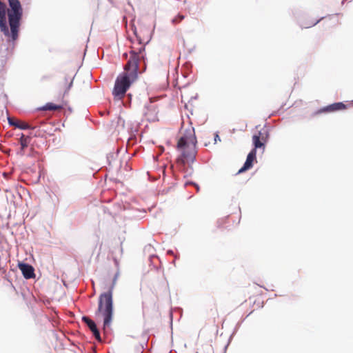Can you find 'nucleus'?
I'll use <instances>...</instances> for the list:
<instances>
[{
  "label": "nucleus",
  "mask_w": 353,
  "mask_h": 353,
  "mask_svg": "<svg viewBox=\"0 0 353 353\" xmlns=\"http://www.w3.org/2000/svg\"><path fill=\"white\" fill-rule=\"evenodd\" d=\"M139 48L132 46L130 57L124 66V72L120 74L114 83L112 95L114 99L121 100L125 96L131 84L138 77L139 63L145 57V45L139 39Z\"/></svg>",
  "instance_id": "obj_1"
},
{
  "label": "nucleus",
  "mask_w": 353,
  "mask_h": 353,
  "mask_svg": "<svg viewBox=\"0 0 353 353\" xmlns=\"http://www.w3.org/2000/svg\"><path fill=\"white\" fill-rule=\"evenodd\" d=\"M196 143L194 128L192 126L183 131L177 142L176 148L181 154L176 159V164L181 171L188 174L192 173V167L189 168L187 165L192 163L195 160L197 153Z\"/></svg>",
  "instance_id": "obj_2"
},
{
  "label": "nucleus",
  "mask_w": 353,
  "mask_h": 353,
  "mask_svg": "<svg viewBox=\"0 0 353 353\" xmlns=\"http://www.w3.org/2000/svg\"><path fill=\"white\" fill-rule=\"evenodd\" d=\"M114 285V283L108 292L100 295L98 302V308L95 312L97 320L103 321L104 332H106L110 329L111 323L113 319L112 290Z\"/></svg>",
  "instance_id": "obj_3"
},
{
  "label": "nucleus",
  "mask_w": 353,
  "mask_h": 353,
  "mask_svg": "<svg viewBox=\"0 0 353 353\" xmlns=\"http://www.w3.org/2000/svg\"><path fill=\"white\" fill-rule=\"evenodd\" d=\"M8 3L10 8L8 9V17L10 30L8 29L6 39L8 42L14 43L19 37L23 8L19 0H8Z\"/></svg>",
  "instance_id": "obj_4"
},
{
  "label": "nucleus",
  "mask_w": 353,
  "mask_h": 353,
  "mask_svg": "<svg viewBox=\"0 0 353 353\" xmlns=\"http://www.w3.org/2000/svg\"><path fill=\"white\" fill-rule=\"evenodd\" d=\"M67 105V101L65 100V94H62L57 100V103H54L52 102L47 103L43 106L39 108L41 111H60Z\"/></svg>",
  "instance_id": "obj_5"
},
{
  "label": "nucleus",
  "mask_w": 353,
  "mask_h": 353,
  "mask_svg": "<svg viewBox=\"0 0 353 353\" xmlns=\"http://www.w3.org/2000/svg\"><path fill=\"white\" fill-rule=\"evenodd\" d=\"M268 134L266 132H263L261 131H259L256 134L252 136V142L255 149V151L257 148H263L265 149V143L268 141Z\"/></svg>",
  "instance_id": "obj_6"
},
{
  "label": "nucleus",
  "mask_w": 353,
  "mask_h": 353,
  "mask_svg": "<svg viewBox=\"0 0 353 353\" xmlns=\"http://www.w3.org/2000/svg\"><path fill=\"white\" fill-rule=\"evenodd\" d=\"M18 267L26 279H32L35 276L34 270L32 265L27 263H19Z\"/></svg>",
  "instance_id": "obj_7"
},
{
  "label": "nucleus",
  "mask_w": 353,
  "mask_h": 353,
  "mask_svg": "<svg viewBox=\"0 0 353 353\" xmlns=\"http://www.w3.org/2000/svg\"><path fill=\"white\" fill-rule=\"evenodd\" d=\"M82 321L88 325V327L90 328V330H91V332H92L93 335L94 336L95 339L99 341H101V336H100V333H99V331L97 327V325L96 323H94V321H92V319H90L89 317L88 316H83L82 317Z\"/></svg>",
  "instance_id": "obj_8"
},
{
  "label": "nucleus",
  "mask_w": 353,
  "mask_h": 353,
  "mask_svg": "<svg viewBox=\"0 0 353 353\" xmlns=\"http://www.w3.org/2000/svg\"><path fill=\"white\" fill-rule=\"evenodd\" d=\"M256 151L255 149H252L250 152L248 154L246 161L243 166L239 170V173L243 172L245 170L250 169L253 165V162L256 159Z\"/></svg>",
  "instance_id": "obj_9"
},
{
  "label": "nucleus",
  "mask_w": 353,
  "mask_h": 353,
  "mask_svg": "<svg viewBox=\"0 0 353 353\" xmlns=\"http://www.w3.org/2000/svg\"><path fill=\"white\" fill-rule=\"evenodd\" d=\"M345 109H346V105L343 103L337 102L319 110L318 113L336 112Z\"/></svg>",
  "instance_id": "obj_10"
},
{
  "label": "nucleus",
  "mask_w": 353,
  "mask_h": 353,
  "mask_svg": "<svg viewBox=\"0 0 353 353\" xmlns=\"http://www.w3.org/2000/svg\"><path fill=\"white\" fill-rule=\"evenodd\" d=\"M8 123L10 125L14 126L15 128L21 129V130H26L30 128V126L26 122L15 119L12 117L8 118Z\"/></svg>",
  "instance_id": "obj_11"
},
{
  "label": "nucleus",
  "mask_w": 353,
  "mask_h": 353,
  "mask_svg": "<svg viewBox=\"0 0 353 353\" xmlns=\"http://www.w3.org/2000/svg\"><path fill=\"white\" fill-rule=\"evenodd\" d=\"M30 141V137L28 136H25L23 134H21L19 139V143L21 145V151L20 154L21 155L24 154L25 149L28 146Z\"/></svg>",
  "instance_id": "obj_12"
},
{
  "label": "nucleus",
  "mask_w": 353,
  "mask_h": 353,
  "mask_svg": "<svg viewBox=\"0 0 353 353\" xmlns=\"http://www.w3.org/2000/svg\"><path fill=\"white\" fill-rule=\"evenodd\" d=\"M193 185L196 188V191H197V192H199V186L197 184H196V183H193V182L186 181V182L185 183V185L186 186V185Z\"/></svg>",
  "instance_id": "obj_13"
},
{
  "label": "nucleus",
  "mask_w": 353,
  "mask_h": 353,
  "mask_svg": "<svg viewBox=\"0 0 353 353\" xmlns=\"http://www.w3.org/2000/svg\"><path fill=\"white\" fill-rule=\"evenodd\" d=\"M184 17L183 15H179L178 18H175L173 19V22H180L183 19Z\"/></svg>",
  "instance_id": "obj_14"
},
{
  "label": "nucleus",
  "mask_w": 353,
  "mask_h": 353,
  "mask_svg": "<svg viewBox=\"0 0 353 353\" xmlns=\"http://www.w3.org/2000/svg\"><path fill=\"white\" fill-rule=\"evenodd\" d=\"M72 82L71 81V82H70V85H69V86H68V88H67V90L65 91V92H66L70 89V86H71V85H72Z\"/></svg>",
  "instance_id": "obj_15"
},
{
  "label": "nucleus",
  "mask_w": 353,
  "mask_h": 353,
  "mask_svg": "<svg viewBox=\"0 0 353 353\" xmlns=\"http://www.w3.org/2000/svg\"><path fill=\"white\" fill-rule=\"evenodd\" d=\"M317 22H318V21H317L316 22L313 23L312 25V26H314V25H315Z\"/></svg>",
  "instance_id": "obj_16"
},
{
  "label": "nucleus",
  "mask_w": 353,
  "mask_h": 353,
  "mask_svg": "<svg viewBox=\"0 0 353 353\" xmlns=\"http://www.w3.org/2000/svg\"><path fill=\"white\" fill-rule=\"evenodd\" d=\"M123 56H124V57H127V54H126V53H125V54H123Z\"/></svg>",
  "instance_id": "obj_17"
}]
</instances>
